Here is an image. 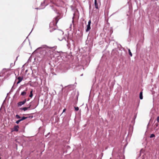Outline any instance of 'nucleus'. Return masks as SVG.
<instances>
[{
    "mask_svg": "<svg viewBox=\"0 0 159 159\" xmlns=\"http://www.w3.org/2000/svg\"><path fill=\"white\" fill-rule=\"evenodd\" d=\"M53 48V47H48L46 45H43L37 48L35 51L38 52L39 50H40L39 53L42 56L48 55L49 54H48V52H49L51 54L52 52L50 50V49Z\"/></svg>",
    "mask_w": 159,
    "mask_h": 159,
    "instance_id": "nucleus-1",
    "label": "nucleus"
},
{
    "mask_svg": "<svg viewBox=\"0 0 159 159\" xmlns=\"http://www.w3.org/2000/svg\"><path fill=\"white\" fill-rule=\"evenodd\" d=\"M57 68L61 72H65L70 68L69 65L66 62L60 64L58 66Z\"/></svg>",
    "mask_w": 159,
    "mask_h": 159,
    "instance_id": "nucleus-2",
    "label": "nucleus"
},
{
    "mask_svg": "<svg viewBox=\"0 0 159 159\" xmlns=\"http://www.w3.org/2000/svg\"><path fill=\"white\" fill-rule=\"evenodd\" d=\"M123 50L125 51L124 48H119L116 52V55L119 57H121L122 56L123 53L122 51Z\"/></svg>",
    "mask_w": 159,
    "mask_h": 159,
    "instance_id": "nucleus-3",
    "label": "nucleus"
},
{
    "mask_svg": "<svg viewBox=\"0 0 159 159\" xmlns=\"http://www.w3.org/2000/svg\"><path fill=\"white\" fill-rule=\"evenodd\" d=\"M58 17V16H57L54 18L52 22H51L50 24V27H51L52 25L54 26L56 25L59 20Z\"/></svg>",
    "mask_w": 159,
    "mask_h": 159,
    "instance_id": "nucleus-4",
    "label": "nucleus"
},
{
    "mask_svg": "<svg viewBox=\"0 0 159 159\" xmlns=\"http://www.w3.org/2000/svg\"><path fill=\"white\" fill-rule=\"evenodd\" d=\"M89 58H87L85 60H83L82 61V66L83 67L84 66H87L89 65Z\"/></svg>",
    "mask_w": 159,
    "mask_h": 159,
    "instance_id": "nucleus-5",
    "label": "nucleus"
},
{
    "mask_svg": "<svg viewBox=\"0 0 159 159\" xmlns=\"http://www.w3.org/2000/svg\"><path fill=\"white\" fill-rule=\"evenodd\" d=\"M50 6L51 7V9L53 10L55 13L57 14H59V12L57 10L56 6L53 5H50Z\"/></svg>",
    "mask_w": 159,
    "mask_h": 159,
    "instance_id": "nucleus-6",
    "label": "nucleus"
},
{
    "mask_svg": "<svg viewBox=\"0 0 159 159\" xmlns=\"http://www.w3.org/2000/svg\"><path fill=\"white\" fill-rule=\"evenodd\" d=\"M45 0H44L43 1V2H42L41 3V6H40L41 7L40 8H35V9H42L44 8L45 7L48 5V4H46L45 5L44 3L45 2Z\"/></svg>",
    "mask_w": 159,
    "mask_h": 159,
    "instance_id": "nucleus-7",
    "label": "nucleus"
},
{
    "mask_svg": "<svg viewBox=\"0 0 159 159\" xmlns=\"http://www.w3.org/2000/svg\"><path fill=\"white\" fill-rule=\"evenodd\" d=\"M27 100L26 99H24L22 101H20L17 103V105L18 107L21 106L22 105L24 104L26 102Z\"/></svg>",
    "mask_w": 159,
    "mask_h": 159,
    "instance_id": "nucleus-8",
    "label": "nucleus"
},
{
    "mask_svg": "<svg viewBox=\"0 0 159 159\" xmlns=\"http://www.w3.org/2000/svg\"><path fill=\"white\" fill-rule=\"evenodd\" d=\"M27 118V117H26L24 116H23L20 119H19V120H17L16 121V123L17 124H18L20 123V121H21L24 120L26 119Z\"/></svg>",
    "mask_w": 159,
    "mask_h": 159,
    "instance_id": "nucleus-9",
    "label": "nucleus"
},
{
    "mask_svg": "<svg viewBox=\"0 0 159 159\" xmlns=\"http://www.w3.org/2000/svg\"><path fill=\"white\" fill-rule=\"evenodd\" d=\"M23 77H20L19 76L17 77V79L18 80V81L17 83V84H18L20 83L23 80Z\"/></svg>",
    "mask_w": 159,
    "mask_h": 159,
    "instance_id": "nucleus-10",
    "label": "nucleus"
},
{
    "mask_svg": "<svg viewBox=\"0 0 159 159\" xmlns=\"http://www.w3.org/2000/svg\"><path fill=\"white\" fill-rule=\"evenodd\" d=\"M90 25H89V24H88L87 25V28L86 30V32H88L90 30V29H91Z\"/></svg>",
    "mask_w": 159,
    "mask_h": 159,
    "instance_id": "nucleus-11",
    "label": "nucleus"
},
{
    "mask_svg": "<svg viewBox=\"0 0 159 159\" xmlns=\"http://www.w3.org/2000/svg\"><path fill=\"white\" fill-rule=\"evenodd\" d=\"M19 128V126L18 125L15 126L13 128V131H18Z\"/></svg>",
    "mask_w": 159,
    "mask_h": 159,
    "instance_id": "nucleus-12",
    "label": "nucleus"
},
{
    "mask_svg": "<svg viewBox=\"0 0 159 159\" xmlns=\"http://www.w3.org/2000/svg\"><path fill=\"white\" fill-rule=\"evenodd\" d=\"M94 5H95V7L97 9H98V4L97 3V0H94Z\"/></svg>",
    "mask_w": 159,
    "mask_h": 159,
    "instance_id": "nucleus-13",
    "label": "nucleus"
},
{
    "mask_svg": "<svg viewBox=\"0 0 159 159\" xmlns=\"http://www.w3.org/2000/svg\"><path fill=\"white\" fill-rule=\"evenodd\" d=\"M139 98L140 99H143V92H141L139 93Z\"/></svg>",
    "mask_w": 159,
    "mask_h": 159,
    "instance_id": "nucleus-14",
    "label": "nucleus"
},
{
    "mask_svg": "<svg viewBox=\"0 0 159 159\" xmlns=\"http://www.w3.org/2000/svg\"><path fill=\"white\" fill-rule=\"evenodd\" d=\"M55 3L54 5L56 6H59L58 5V3L59 2H60V0H55Z\"/></svg>",
    "mask_w": 159,
    "mask_h": 159,
    "instance_id": "nucleus-15",
    "label": "nucleus"
},
{
    "mask_svg": "<svg viewBox=\"0 0 159 159\" xmlns=\"http://www.w3.org/2000/svg\"><path fill=\"white\" fill-rule=\"evenodd\" d=\"M117 158L119 159H125L124 156L121 155V156H118Z\"/></svg>",
    "mask_w": 159,
    "mask_h": 159,
    "instance_id": "nucleus-16",
    "label": "nucleus"
},
{
    "mask_svg": "<svg viewBox=\"0 0 159 159\" xmlns=\"http://www.w3.org/2000/svg\"><path fill=\"white\" fill-rule=\"evenodd\" d=\"M33 90L32 89L30 91V94L29 96L30 98H32L33 96Z\"/></svg>",
    "mask_w": 159,
    "mask_h": 159,
    "instance_id": "nucleus-17",
    "label": "nucleus"
},
{
    "mask_svg": "<svg viewBox=\"0 0 159 159\" xmlns=\"http://www.w3.org/2000/svg\"><path fill=\"white\" fill-rule=\"evenodd\" d=\"M58 39H59V40L60 41H61L64 40L65 41H67V42H68L66 39L65 37H63L61 39H60V38H58Z\"/></svg>",
    "mask_w": 159,
    "mask_h": 159,
    "instance_id": "nucleus-18",
    "label": "nucleus"
},
{
    "mask_svg": "<svg viewBox=\"0 0 159 159\" xmlns=\"http://www.w3.org/2000/svg\"><path fill=\"white\" fill-rule=\"evenodd\" d=\"M26 94V93L25 91H24L21 93V95L22 96L25 95Z\"/></svg>",
    "mask_w": 159,
    "mask_h": 159,
    "instance_id": "nucleus-19",
    "label": "nucleus"
},
{
    "mask_svg": "<svg viewBox=\"0 0 159 159\" xmlns=\"http://www.w3.org/2000/svg\"><path fill=\"white\" fill-rule=\"evenodd\" d=\"M127 49L128 50V51L129 53V55L131 57H132V53L131 52L130 49L128 48H127Z\"/></svg>",
    "mask_w": 159,
    "mask_h": 159,
    "instance_id": "nucleus-20",
    "label": "nucleus"
},
{
    "mask_svg": "<svg viewBox=\"0 0 159 159\" xmlns=\"http://www.w3.org/2000/svg\"><path fill=\"white\" fill-rule=\"evenodd\" d=\"M20 109L21 110H23L24 111H25L28 110L27 107H26L21 108Z\"/></svg>",
    "mask_w": 159,
    "mask_h": 159,
    "instance_id": "nucleus-21",
    "label": "nucleus"
},
{
    "mask_svg": "<svg viewBox=\"0 0 159 159\" xmlns=\"http://www.w3.org/2000/svg\"><path fill=\"white\" fill-rule=\"evenodd\" d=\"M50 1V2L51 3H52V4H55V0H49Z\"/></svg>",
    "mask_w": 159,
    "mask_h": 159,
    "instance_id": "nucleus-22",
    "label": "nucleus"
},
{
    "mask_svg": "<svg viewBox=\"0 0 159 159\" xmlns=\"http://www.w3.org/2000/svg\"><path fill=\"white\" fill-rule=\"evenodd\" d=\"M155 137V134H151L149 137L150 138H153Z\"/></svg>",
    "mask_w": 159,
    "mask_h": 159,
    "instance_id": "nucleus-23",
    "label": "nucleus"
},
{
    "mask_svg": "<svg viewBox=\"0 0 159 159\" xmlns=\"http://www.w3.org/2000/svg\"><path fill=\"white\" fill-rule=\"evenodd\" d=\"M16 117L17 119H19L21 118V117L18 114H17L16 115Z\"/></svg>",
    "mask_w": 159,
    "mask_h": 159,
    "instance_id": "nucleus-24",
    "label": "nucleus"
},
{
    "mask_svg": "<svg viewBox=\"0 0 159 159\" xmlns=\"http://www.w3.org/2000/svg\"><path fill=\"white\" fill-rule=\"evenodd\" d=\"M74 108H75V111H77L79 110V108L78 107H75Z\"/></svg>",
    "mask_w": 159,
    "mask_h": 159,
    "instance_id": "nucleus-25",
    "label": "nucleus"
},
{
    "mask_svg": "<svg viewBox=\"0 0 159 159\" xmlns=\"http://www.w3.org/2000/svg\"><path fill=\"white\" fill-rule=\"evenodd\" d=\"M31 102L29 103V104L28 105V107H27L28 109H29L31 107Z\"/></svg>",
    "mask_w": 159,
    "mask_h": 159,
    "instance_id": "nucleus-26",
    "label": "nucleus"
},
{
    "mask_svg": "<svg viewBox=\"0 0 159 159\" xmlns=\"http://www.w3.org/2000/svg\"><path fill=\"white\" fill-rule=\"evenodd\" d=\"M6 70L5 68H4L2 69V74L4 73H5V70Z\"/></svg>",
    "mask_w": 159,
    "mask_h": 159,
    "instance_id": "nucleus-27",
    "label": "nucleus"
},
{
    "mask_svg": "<svg viewBox=\"0 0 159 159\" xmlns=\"http://www.w3.org/2000/svg\"><path fill=\"white\" fill-rule=\"evenodd\" d=\"M91 20H90L88 22V24L91 25Z\"/></svg>",
    "mask_w": 159,
    "mask_h": 159,
    "instance_id": "nucleus-28",
    "label": "nucleus"
},
{
    "mask_svg": "<svg viewBox=\"0 0 159 159\" xmlns=\"http://www.w3.org/2000/svg\"><path fill=\"white\" fill-rule=\"evenodd\" d=\"M157 120L158 122H159V116H158L157 119Z\"/></svg>",
    "mask_w": 159,
    "mask_h": 159,
    "instance_id": "nucleus-29",
    "label": "nucleus"
},
{
    "mask_svg": "<svg viewBox=\"0 0 159 159\" xmlns=\"http://www.w3.org/2000/svg\"><path fill=\"white\" fill-rule=\"evenodd\" d=\"M70 44H67V47H68V48H70Z\"/></svg>",
    "mask_w": 159,
    "mask_h": 159,
    "instance_id": "nucleus-30",
    "label": "nucleus"
},
{
    "mask_svg": "<svg viewBox=\"0 0 159 159\" xmlns=\"http://www.w3.org/2000/svg\"><path fill=\"white\" fill-rule=\"evenodd\" d=\"M74 16H73L72 18V19H73V20H72V23L73 24V23H74Z\"/></svg>",
    "mask_w": 159,
    "mask_h": 159,
    "instance_id": "nucleus-31",
    "label": "nucleus"
},
{
    "mask_svg": "<svg viewBox=\"0 0 159 159\" xmlns=\"http://www.w3.org/2000/svg\"><path fill=\"white\" fill-rule=\"evenodd\" d=\"M20 88H19L18 89H17V92H18V91L19 92V91H20Z\"/></svg>",
    "mask_w": 159,
    "mask_h": 159,
    "instance_id": "nucleus-32",
    "label": "nucleus"
},
{
    "mask_svg": "<svg viewBox=\"0 0 159 159\" xmlns=\"http://www.w3.org/2000/svg\"><path fill=\"white\" fill-rule=\"evenodd\" d=\"M66 110V109H64L63 111V113L64 112H65V111Z\"/></svg>",
    "mask_w": 159,
    "mask_h": 159,
    "instance_id": "nucleus-33",
    "label": "nucleus"
},
{
    "mask_svg": "<svg viewBox=\"0 0 159 159\" xmlns=\"http://www.w3.org/2000/svg\"><path fill=\"white\" fill-rule=\"evenodd\" d=\"M72 25V24H71L70 25V29H71V28Z\"/></svg>",
    "mask_w": 159,
    "mask_h": 159,
    "instance_id": "nucleus-34",
    "label": "nucleus"
},
{
    "mask_svg": "<svg viewBox=\"0 0 159 159\" xmlns=\"http://www.w3.org/2000/svg\"><path fill=\"white\" fill-rule=\"evenodd\" d=\"M63 33H64L62 31H61V34H63Z\"/></svg>",
    "mask_w": 159,
    "mask_h": 159,
    "instance_id": "nucleus-35",
    "label": "nucleus"
},
{
    "mask_svg": "<svg viewBox=\"0 0 159 159\" xmlns=\"http://www.w3.org/2000/svg\"><path fill=\"white\" fill-rule=\"evenodd\" d=\"M13 86H12V87L11 89V91H12V89H13Z\"/></svg>",
    "mask_w": 159,
    "mask_h": 159,
    "instance_id": "nucleus-36",
    "label": "nucleus"
},
{
    "mask_svg": "<svg viewBox=\"0 0 159 159\" xmlns=\"http://www.w3.org/2000/svg\"><path fill=\"white\" fill-rule=\"evenodd\" d=\"M49 133H48V134L47 135H46V137H47V135H48V134H49Z\"/></svg>",
    "mask_w": 159,
    "mask_h": 159,
    "instance_id": "nucleus-37",
    "label": "nucleus"
},
{
    "mask_svg": "<svg viewBox=\"0 0 159 159\" xmlns=\"http://www.w3.org/2000/svg\"><path fill=\"white\" fill-rule=\"evenodd\" d=\"M142 151V150L141 149V150L140 151V153H141Z\"/></svg>",
    "mask_w": 159,
    "mask_h": 159,
    "instance_id": "nucleus-38",
    "label": "nucleus"
},
{
    "mask_svg": "<svg viewBox=\"0 0 159 159\" xmlns=\"http://www.w3.org/2000/svg\"><path fill=\"white\" fill-rule=\"evenodd\" d=\"M18 57H16V60H17V58H18Z\"/></svg>",
    "mask_w": 159,
    "mask_h": 159,
    "instance_id": "nucleus-39",
    "label": "nucleus"
},
{
    "mask_svg": "<svg viewBox=\"0 0 159 159\" xmlns=\"http://www.w3.org/2000/svg\"><path fill=\"white\" fill-rule=\"evenodd\" d=\"M31 31H31L30 32V34H29V35L31 33Z\"/></svg>",
    "mask_w": 159,
    "mask_h": 159,
    "instance_id": "nucleus-40",
    "label": "nucleus"
},
{
    "mask_svg": "<svg viewBox=\"0 0 159 159\" xmlns=\"http://www.w3.org/2000/svg\"><path fill=\"white\" fill-rule=\"evenodd\" d=\"M29 100H30V99H28L27 100V101H29Z\"/></svg>",
    "mask_w": 159,
    "mask_h": 159,
    "instance_id": "nucleus-41",
    "label": "nucleus"
},
{
    "mask_svg": "<svg viewBox=\"0 0 159 159\" xmlns=\"http://www.w3.org/2000/svg\"><path fill=\"white\" fill-rule=\"evenodd\" d=\"M57 52L58 53H60V52Z\"/></svg>",
    "mask_w": 159,
    "mask_h": 159,
    "instance_id": "nucleus-42",
    "label": "nucleus"
},
{
    "mask_svg": "<svg viewBox=\"0 0 159 159\" xmlns=\"http://www.w3.org/2000/svg\"><path fill=\"white\" fill-rule=\"evenodd\" d=\"M72 42H74L73 40H72Z\"/></svg>",
    "mask_w": 159,
    "mask_h": 159,
    "instance_id": "nucleus-43",
    "label": "nucleus"
},
{
    "mask_svg": "<svg viewBox=\"0 0 159 159\" xmlns=\"http://www.w3.org/2000/svg\"><path fill=\"white\" fill-rule=\"evenodd\" d=\"M9 94V93H7V95Z\"/></svg>",
    "mask_w": 159,
    "mask_h": 159,
    "instance_id": "nucleus-44",
    "label": "nucleus"
}]
</instances>
